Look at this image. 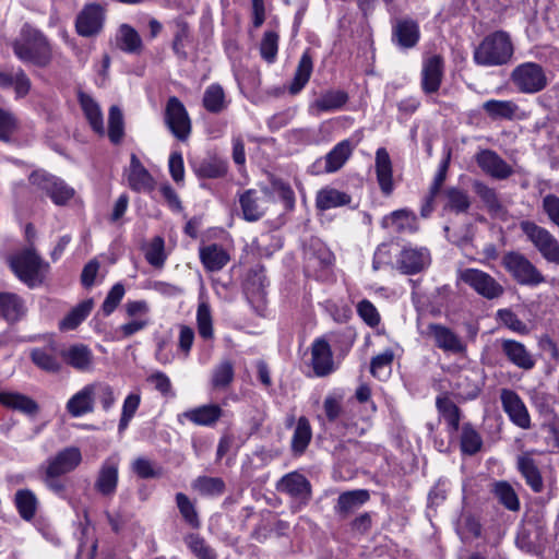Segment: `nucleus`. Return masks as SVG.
Returning <instances> with one entry per match:
<instances>
[{
  "instance_id": "f257e3e1",
  "label": "nucleus",
  "mask_w": 559,
  "mask_h": 559,
  "mask_svg": "<svg viewBox=\"0 0 559 559\" xmlns=\"http://www.w3.org/2000/svg\"><path fill=\"white\" fill-rule=\"evenodd\" d=\"M14 55L23 62L47 67L52 60V49L47 37L38 29L25 24L20 36L12 43Z\"/></svg>"
},
{
  "instance_id": "f03ea898",
  "label": "nucleus",
  "mask_w": 559,
  "mask_h": 559,
  "mask_svg": "<svg viewBox=\"0 0 559 559\" xmlns=\"http://www.w3.org/2000/svg\"><path fill=\"white\" fill-rule=\"evenodd\" d=\"M513 55V45L506 32H495L484 38L474 51V60L484 67L508 63Z\"/></svg>"
},
{
  "instance_id": "7ed1b4c3",
  "label": "nucleus",
  "mask_w": 559,
  "mask_h": 559,
  "mask_svg": "<svg viewBox=\"0 0 559 559\" xmlns=\"http://www.w3.org/2000/svg\"><path fill=\"white\" fill-rule=\"evenodd\" d=\"M9 263L19 280L28 287L40 285L48 269V264L40 259L33 248H26L11 255Z\"/></svg>"
},
{
  "instance_id": "20e7f679",
  "label": "nucleus",
  "mask_w": 559,
  "mask_h": 559,
  "mask_svg": "<svg viewBox=\"0 0 559 559\" xmlns=\"http://www.w3.org/2000/svg\"><path fill=\"white\" fill-rule=\"evenodd\" d=\"M501 264L520 285L537 286L545 282L544 275L520 252L509 251L504 253Z\"/></svg>"
},
{
  "instance_id": "39448f33",
  "label": "nucleus",
  "mask_w": 559,
  "mask_h": 559,
  "mask_svg": "<svg viewBox=\"0 0 559 559\" xmlns=\"http://www.w3.org/2000/svg\"><path fill=\"white\" fill-rule=\"evenodd\" d=\"M520 228L544 259L559 264V242L549 230L532 221H522Z\"/></svg>"
},
{
  "instance_id": "423d86ee",
  "label": "nucleus",
  "mask_w": 559,
  "mask_h": 559,
  "mask_svg": "<svg viewBox=\"0 0 559 559\" xmlns=\"http://www.w3.org/2000/svg\"><path fill=\"white\" fill-rule=\"evenodd\" d=\"M459 280L489 300L499 298L504 293L503 286L495 277L478 269L461 270Z\"/></svg>"
},
{
  "instance_id": "0eeeda50",
  "label": "nucleus",
  "mask_w": 559,
  "mask_h": 559,
  "mask_svg": "<svg viewBox=\"0 0 559 559\" xmlns=\"http://www.w3.org/2000/svg\"><path fill=\"white\" fill-rule=\"evenodd\" d=\"M513 84L522 93L533 94L547 86V78L544 69L534 62L518 66L511 74Z\"/></svg>"
},
{
  "instance_id": "6e6552de",
  "label": "nucleus",
  "mask_w": 559,
  "mask_h": 559,
  "mask_svg": "<svg viewBox=\"0 0 559 559\" xmlns=\"http://www.w3.org/2000/svg\"><path fill=\"white\" fill-rule=\"evenodd\" d=\"M395 264L402 274H418L429 267L431 254L426 247L407 245L396 255Z\"/></svg>"
},
{
  "instance_id": "1a4fd4ad",
  "label": "nucleus",
  "mask_w": 559,
  "mask_h": 559,
  "mask_svg": "<svg viewBox=\"0 0 559 559\" xmlns=\"http://www.w3.org/2000/svg\"><path fill=\"white\" fill-rule=\"evenodd\" d=\"M500 401L504 413L515 426L522 429L531 428L530 413L516 392L510 389H502L500 392Z\"/></svg>"
},
{
  "instance_id": "9d476101",
  "label": "nucleus",
  "mask_w": 559,
  "mask_h": 559,
  "mask_svg": "<svg viewBox=\"0 0 559 559\" xmlns=\"http://www.w3.org/2000/svg\"><path fill=\"white\" fill-rule=\"evenodd\" d=\"M165 120L173 134L179 140H186L191 131L188 112L177 97L168 99Z\"/></svg>"
},
{
  "instance_id": "9b49d317",
  "label": "nucleus",
  "mask_w": 559,
  "mask_h": 559,
  "mask_svg": "<svg viewBox=\"0 0 559 559\" xmlns=\"http://www.w3.org/2000/svg\"><path fill=\"white\" fill-rule=\"evenodd\" d=\"M427 335L432 338L439 349L445 353L460 355L466 350V345L462 338L451 329L442 324H429L427 326Z\"/></svg>"
},
{
  "instance_id": "f8f14e48",
  "label": "nucleus",
  "mask_w": 559,
  "mask_h": 559,
  "mask_svg": "<svg viewBox=\"0 0 559 559\" xmlns=\"http://www.w3.org/2000/svg\"><path fill=\"white\" fill-rule=\"evenodd\" d=\"M105 19L103 7L91 3L84 7L75 21V27L81 36L88 37L100 32Z\"/></svg>"
},
{
  "instance_id": "ddd939ff",
  "label": "nucleus",
  "mask_w": 559,
  "mask_h": 559,
  "mask_svg": "<svg viewBox=\"0 0 559 559\" xmlns=\"http://www.w3.org/2000/svg\"><path fill=\"white\" fill-rule=\"evenodd\" d=\"M475 158L481 170L495 179L503 180L513 174L512 167L495 151L483 150Z\"/></svg>"
},
{
  "instance_id": "4468645a",
  "label": "nucleus",
  "mask_w": 559,
  "mask_h": 559,
  "mask_svg": "<svg viewBox=\"0 0 559 559\" xmlns=\"http://www.w3.org/2000/svg\"><path fill=\"white\" fill-rule=\"evenodd\" d=\"M444 63L443 59L438 56L428 57L421 69V88L426 94L436 93L443 79Z\"/></svg>"
},
{
  "instance_id": "2eb2a0df",
  "label": "nucleus",
  "mask_w": 559,
  "mask_h": 559,
  "mask_svg": "<svg viewBox=\"0 0 559 559\" xmlns=\"http://www.w3.org/2000/svg\"><path fill=\"white\" fill-rule=\"evenodd\" d=\"M82 461V454L79 448L69 447L58 452L47 462L46 469L50 475H64L76 468Z\"/></svg>"
},
{
  "instance_id": "dca6fc26",
  "label": "nucleus",
  "mask_w": 559,
  "mask_h": 559,
  "mask_svg": "<svg viewBox=\"0 0 559 559\" xmlns=\"http://www.w3.org/2000/svg\"><path fill=\"white\" fill-rule=\"evenodd\" d=\"M63 361L80 372H88L93 369L94 355L88 346L73 344L60 352Z\"/></svg>"
},
{
  "instance_id": "f3484780",
  "label": "nucleus",
  "mask_w": 559,
  "mask_h": 559,
  "mask_svg": "<svg viewBox=\"0 0 559 559\" xmlns=\"http://www.w3.org/2000/svg\"><path fill=\"white\" fill-rule=\"evenodd\" d=\"M94 407V386H92V383L84 385L74 393L66 404L67 412L74 418L93 413Z\"/></svg>"
},
{
  "instance_id": "a211bd4d",
  "label": "nucleus",
  "mask_w": 559,
  "mask_h": 559,
  "mask_svg": "<svg viewBox=\"0 0 559 559\" xmlns=\"http://www.w3.org/2000/svg\"><path fill=\"white\" fill-rule=\"evenodd\" d=\"M29 358L37 368L49 373H58L62 368L53 343L32 348Z\"/></svg>"
},
{
  "instance_id": "6ab92c4d",
  "label": "nucleus",
  "mask_w": 559,
  "mask_h": 559,
  "mask_svg": "<svg viewBox=\"0 0 559 559\" xmlns=\"http://www.w3.org/2000/svg\"><path fill=\"white\" fill-rule=\"evenodd\" d=\"M348 100V95L341 90H328L314 99L309 110L312 115H320L325 111H334L342 108Z\"/></svg>"
},
{
  "instance_id": "aec40b11",
  "label": "nucleus",
  "mask_w": 559,
  "mask_h": 559,
  "mask_svg": "<svg viewBox=\"0 0 559 559\" xmlns=\"http://www.w3.org/2000/svg\"><path fill=\"white\" fill-rule=\"evenodd\" d=\"M239 202L246 221L255 222L262 217L265 212L266 195L259 194L255 190H247L243 192Z\"/></svg>"
},
{
  "instance_id": "412c9836",
  "label": "nucleus",
  "mask_w": 559,
  "mask_h": 559,
  "mask_svg": "<svg viewBox=\"0 0 559 559\" xmlns=\"http://www.w3.org/2000/svg\"><path fill=\"white\" fill-rule=\"evenodd\" d=\"M311 355L313 371L318 377H324L333 371L332 352L325 340L314 341Z\"/></svg>"
},
{
  "instance_id": "4be33fe9",
  "label": "nucleus",
  "mask_w": 559,
  "mask_h": 559,
  "mask_svg": "<svg viewBox=\"0 0 559 559\" xmlns=\"http://www.w3.org/2000/svg\"><path fill=\"white\" fill-rule=\"evenodd\" d=\"M383 228H393L396 233H415L418 230L416 215L408 210H397L383 217Z\"/></svg>"
},
{
  "instance_id": "5701e85b",
  "label": "nucleus",
  "mask_w": 559,
  "mask_h": 559,
  "mask_svg": "<svg viewBox=\"0 0 559 559\" xmlns=\"http://www.w3.org/2000/svg\"><path fill=\"white\" fill-rule=\"evenodd\" d=\"M374 168L381 191L389 195L393 191V171L390 155L384 147H380L376 152Z\"/></svg>"
},
{
  "instance_id": "b1692460",
  "label": "nucleus",
  "mask_w": 559,
  "mask_h": 559,
  "mask_svg": "<svg viewBox=\"0 0 559 559\" xmlns=\"http://www.w3.org/2000/svg\"><path fill=\"white\" fill-rule=\"evenodd\" d=\"M501 349L508 359L516 367L530 370L535 366L530 352L526 349L524 344L513 340H502Z\"/></svg>"
},
{
  "instance_id": "393cba45",
  "label": "nucleus",
  "mask_w": 559,
  "mask_h": 559,
  "mask_svg": "<svg viewBox=\"0 0 559 559\" xmlns=\"http://www.w3.org/2000/svg\"><path fill=\"white\" fill-rule=\"evenodd\" d=\"M118 485V463L111 459L106 460L95 481V489L103 496H112Z\"/></svg>"
},
{
  "instance_id": "a878e982",
  "label": "nucleus",
  "mask_w": 559,
  "mask_h": 559,
  "mask_svg": "<svg viewBox=\"0 0 559 559\" xmlns=\"http://www.w3.org/2000/svg\"><path fill=\"white\" fill-rule=\"evenodd\" d=\"M128 183L129 187L136 192L150 191L153 189V178L135 154H132L130 158Z\"/></svg>"
},
{
  "instance_id": "bb28decb",
  "label": "nucleus",
  "mask_w": 559,
  "mask_h": 559,
  "mask_svg": "<svg viewBox=\"0 0 559 559\" xmlns=\"http://www.w3.org/2000/svg\"><path fill=\"white\" fill-rule=\"evenodd\" d=\"M223 415L222 408L216 404L202 405L188 409L179 416V420L185 418L198 426H212Z\"/></svg>"
},
{
  "instance_id": "cd10ccee",
  "label": "nucleus",
  "mask_w": 559,
  "mask_h": 559,
  "mask_svg": "<svg viewBox=\"0 0 559 559\" xmlns=\"http://www.w3.org/2000/svg\"><path fill=\"white\" fill-rule=\"evenodd\" d=\"M516 465L531 489L534 492H540L544 489V481L535 460L525 453L518 457Z\"/></svg>"
},
{
  "instance_id": "c85d7f7f",
  "label": "nucleus",
  "mask_w": 559,
  "mask_h": 559,
  "mask_svg": "<svg viewBox=\"0 0 559 559\" xmlns=\"http://www.w3.org/2000/svg\"><path fill=\"white\" fill-rule=\"evenodd\" d=\"M24 300L14 293H0V312L8 322H17L26 314Z\"/></svg>"
},
{
  "instance_id": "c756f323",
  "label": "nucleus",
  "mask_w": 559,
  "mask_h": 559,
  "mask_svg": "<svg viewBox=\"0 0 559 559\" xmlns=\"http://www.w3.org/2000/svg\"><path fill=\"white\" fill-rule=\"evenodd\" d=\"M277 488L301 500H307L310 497V484L304 475L298 473L285 475L280 480Z\"/></svg>"
},
{
  "instance_id": "7c9ffc66",
  "label": "nucleus",
  "mask_w": 559,
  "mask_h": 559,
  "mask_svg": "<svg viewBox=\"0 0 559 559\" xmlns=\"http://www.w3.org/2000/svg\"><path fill=\"white\" fill-rule=\"evenodd\" d=\"M79 102L93 131L99 135H104V118L98 103L93 97L84 93L79 94Z\"/></svg>"
},
{
  "instance_id": "2f4dec72",
  "label": "nucleus",
  "mask_w": 559,
  "mask_h": 559,
  "mask_svg": "<svg viewBox=\"0 0 559 559\" xmlns=\"http://www.w3.org/2000/svg\"><path fill=\"white\" fill-rule=\"evenodd\" d=\"M200 259L207 271L217 272L229 262L230 257L223 247L213 243L200 248Z\"/></svg>"
},
{
  "instance_id": "473e14b6",
  "label": "nucleus",
  "mask_w": 559,
  "mask_h": 559,
  "mask_svg": "<svg viewBox=\"0 0 559 559\" xmlns=\"http://www.w3.org/2000/svg\"><path fill=\"white\" fill-rule=\"evenodd\" d=\"M356 143L350 140H343L337 143L326 155L324 170L326 173H335L343 167L350 157Z\"/></svg>"
},
{
  "instance_id": "72a5a7b5",
  "label": "nucleus",
  "mask_w": 559,
  "mask_h": 559,
  "mask_svg": "<svg viewBox=\"0 0 559 559\" xmlns=\"http://www.w3.org/2000/svg\"><path fill=\"white\" fill-rule=\"evenodd\" d=\"M393 39L403 47L411 48L419 39L418 24L413 20H399L393 26Z\"/></svg>"
},
{
  "instance_id": "f704fd0d",
  "label": "nucleus",
  "mask_w": 559,
  "mask_h": 559,
  "mask_svg": "<svg viewBox=\"0 0 559 559\" xmlns=\"http://www.w3.org/2000/svg\"><path fill=\"white\" fill-rule=\"evenodd\" d=\"M0 404L26 415L38 412V404L33 399L17 392H0Z\"/></svg>"
},
{
  "instance_id": "c9c22d12",
  "label": "nucleus",
  "mask_w": 559,
  "mask_h": 559,
  "mask_svg": "<svg viewBox=\"0 0 559 559\" xmlns=\"http://www.w3.org/2000/svg\"><path fill=\"white\" fill-rule=\"evenodd\" d=\"M436 406L440 416L445 420L449 432H456L461 420V411L457 405L447 395H439Z\"/></svg>"
},
{
  "instance_id": "e433bc0d",
  "label": "nucleus",
  "mask_w": 559,
  "mask_h": 559,
  "mask_svg": "<svg viewBox=\"0 0 559 559\" xmlns=\"http://www.w3.org/2000/svg\"><path fill=\"white\" fill-rule=\"evenodd\" d=\"M38 503L36 495L31 489H19L14 495L16 510L25 521H31L35 518Z\"/></svg>"
},
{
  "instance_id": "4c0bfd02",
  "label": "nucleus",
  "mask_w": 559,
  "mask_h": 559,
  "mask_svg": "<svg viewBox=\"0 0 559 559\" xmlns=\"http://www.w3.org/2000/svg\"><path fill=\"white\" fill-rule=\"evenodd\" d=\"M349 202L350 197L348 194L330 187H325L318 191L316 197V206L321 211L343 206Z\"/></svg>"
},
{
  "instance_id": "58836bf2",
  "label": "nucleus",
  "mask_w": 559,
  "mask_h": 559,
  "mask_svg": "<svg viewBox=\"0 0 559 559\" xmlns=\"http://www.w3.org/2000/svg\"><path fill=\"white\" fill-rule=\"evenodd\" d=\"M43 189L58 205L66 204L74 197V189L66 185L62 180L53 177L44 178Z\"/></svg>"
},
{
  "instance_id": "ea45409f",
  "label": "nucleus",
  "mask_w": 559,
  "mask_h": 559,
  "mask_svg": "<svg viewBox=\"0 0 559 559\" xmlns=\"http://www.w3.org/2000/svg\"><path fill=\"white\" fill-rule=\"evenodd\" d=\"M312 70V57L309 50H306L298 62L293 83L289 87L292 94H297L305 87L311 76Z\"/></svg>"
},
{
  "instance_id": "a19ab883",
  "label": "nucleus",
  "mask_w": 559,
  "mask_h": 559,
  "mask_svg": "<svg viewBox=\"0 0 559 559\" xmlns=\"http://www.w3.org/2000/svg\"><path fill=\"white\" fill-rule=\"evenodd\" d=\"M444 204L443 209L445 211H451L454 213H465L471 206V200L468 194L459 188H448L443 192Z\"/></svg>"
},
{
  "instance_id": "79ce46f5",
  "label": "nucleus",
  "mask_w": 559,
  "mask_h": 559,
  "mask_svg": "<svg viewBox=\"0 0 559 559\" xmlns=\"http://www.w3.org/2000/svg\"><path fill=\"white\" fill-rule=\"evenodd\" d=\"M93 309V300L87 299L75 306L60 322L61 331H71L76 329L90 314Z\"/></svg>"
},
{
  "instance_id": "37998d69",
  "label": "nucleus",
  "mask_w": 559,
  "mask_h": 559,
  "mask_svg": "<svg viewBox=\"0 0 559 559\" xmlns=\"http://www.w3.org/2000/svg\"><path fill=\"white\" fill-rule=\"evenodd\" d=\"M117 45L128 53H140L143 47L139 33L128 24L120 26Z\"/></svg>"
},
{
  "instance_id": "c03bdc74",
  "label": "nucleus",
  "mask_w": 559,
  "mask_h": 559,
  "mask_svg": "<svg viewBox=\"0 0 559 559\" xmlns=\"http://www.w3.org/2000/svg\"><path fill=\"white\" fill-rule=\"evenodd\" d=\"M369 499L366 490H354L342 493L337 499L336 511L347 515L361 507Z\"/></svg>"
},
{
  "instance_id": "a18cd8bd",
  "label": "nucleus",
  "mask_w": 559,
  "mask_h": 559,
  "mask_svg": "<svg viewBox=\"0 0 559 559\" xmlns=\"http://www.w3.org/2000/svg\"><path fill=\"white\" fill-rule=\"evenodd\" d=\"M492 492L498 501L508 510L518 511L520 509L519 497L508 481H496L492 487Z\"/></svg>"
},
{
  "instance_id": "49530a36",
  "label": "nucleus",
  "mask_w": 559,
  "mask_h": 559,
  "mask_svg": "<svg viewBox=\"0 0 559 559\" xmlns=\"http://www.w3.org/2000/svg\"><path fill=\"white\" fill-rule=\"evenodd\" d=\"M191 487L202 496H221L225 491V483L221 477L199 476Z\"/></svg>"
},
{
  "instance_id": "de8ad7c7",
  "label": "nucleus",
  "mask_w": 559,
  "mask_h": 559,
  "mask_svg": "<svg viewBox=\"0 0 559 559\" xmlns=\"http://www.w3.org/2000/svg\"><path fill=\"white\" fill-rule=\"evenodd\" d=\"M203 106L210 112L217 114L226 108L225 93L221 85H210L203 95Z\"/></svg>"
},
{
  "instance_id": "09e8293b",
  "label": "nucleus",
  "mask_w": 559,
  "mask_h": 559,
  "mask_svg": "<svg viewBox=\"0 0 559 559\" xmlns=\"http://www.w3.org/2000/svg\"><path fill=\"white\" fill-rule=\"evenodd\" d=\"M483 445V439L478 431L466 423L462 427L461 432V450L464 454L473 455L477 453Z\"/></svg>"
},
{
  "instance_id": "8fccbe9b",
  "label": "nucleus",
  "mask_w": 559,
  "mask_h": 559,
  "mask_svg": "<svg viewBox=\"0 0 559 559\" xmlns=\"http://www.w3.org/2000/svg\"><path fill=\"white\" fill-rule=\"evenodd\" d=\"M483 108L493 119H511L518 110V106L513 102L496 99L487 100Z\"/></svg>"
},
{
  "instance_id": "3c124183",
  "label": "nucleus",
  "mask_w": 559,
  "mask_h": 559,
  "mask_svg": "<svg viewBox=\"0 0 559 559\" xmlns=\"http://www.w3.org/2000/svg\"><path fill=\"white\" fill-rule=\"evenodd\" d=\"M311 436L312 433L309 420L306 417H300L292 440V448L294 452L298 454L302 453L308 447Z\"/></svg>"
},
{
  "instance_id": "603ef678",
  "label": "nucleus",
  "mask_w": 559,
  "mask_h": 559,
  "mask_svg": "<svg viewBox=\"0 0 559 559\" xmlns=\"http://www.w3.org/2000/svg\"><path fill=\"white\" fill-rule=\"evenodd\" d=\"M234 380V365L229 360H223L214 367L212 372V386L221 390L227 388Z\"/></svg>"
},
{
  "instance_id": "864d4df0",
  "label": "nucleus",
  "mask_w": 559,
  "mask_h": 559,
  "mask_svg": "<svg viewBox=\"0 0 559 559\" xmlns=\"http://www.w3.org/2000/svg\"><path fill=\"white\" fill-rule=\"evenodd\" d=\"M108 136L115 144L120 143L124 134L123 115L118 106H111L109 109Z\"/></svg>"
},
{
  "instance_id": "5fc2aeb1",
  "label": "nucleus",
  "mask_w": 559,
  "mask_h": 559,
  "mask_svg": "<svg viewBox=\"0 0 559 559\" xmlns=\"http://www.w3.org/2000/svg\"><path fill=\"white\" fill-rule=\"evenodd\" d=\"M141 403V395L139 393H131L127 395L122 404L121 416L118 425V430L122 432L126 430L135 415Z\"/></svg>"
},
{
  "instance_id": "6e6d98bb",
  "label": "nucleus",
  "mask_w": 559,
  "mask_h": 559,
  "mask_svg": "<svg viewBox=\"0 0 559 559\" xmlns=\"http://www.w3.org/2000/svg\"><path fill=\"white\" fill-rule=\"evenodd\" d=\"M393 359L394 353L392 349H386L383 353L374 356L370 364L371 374L379 379L385 378L390 373Z\"/></svg>"
},
{
  "instance_id": "4d7b16f0",
  "label": "nucleus",
  "mask_w": 559,
  "mask_h": 559,
  "mask_svg": "<svg viewBox=\"0 0 559 559\" xmlns=\"http://www.w3.org/2000/svg\"><path fill=\"white\" fill-rule=\"evenodd\" d=\"M198 331L201 337L209 340L213 337L212 313L207 302L202 301L197 310Z\"/></svg>"
},
{
  "instance_id": "13d9d810",
  "label": "nucleus",
  "mask_w": 559,
  "mask_h": 559,
  "mask_svg": "<svg viewBox=\"0 0 559 559\" xmlns=\"http://www.w3.org/2000/svg\"><path fill=\"white\" fill-rule=\"evenodd\" d=\"M176 502H177V507H178L182 518L185 519V521L194 528L199 527L200 520L198 516V512H197L193 503L188 498V496H186L182 492L177 493Z\"/></svg>"
},
{
  "instance_id": "bf43d9fd",
  "label": "nucleus",
  "mask_w": 559,
  "mask_h": 559,
  "mask_svg": "<svg viewBox=\"0 0 559 559\" xmlns=\"http://www.w3.org/2000/svg\"><path fill=\"white\" fill-rule=\"evenodd\" d=\"M186 544L199 559H216L214 549L199 535L190 534L186 537Z\"/></svg>"
},
{
  "instance_id": "052dcab7",
  "label": "nucleus",
  "mask_w": 559,
  "mask_h": 559,
  "mask_svg": "<svg viewBox=\"0 0 559 559\" xmlns=\"http://www.w3.org/2000/svg\"><path fill=\"white\" fill-rule=\"evenodd\" d=\"M165 242L162 237H155L152 239L145 251V259L147 262L156 267H162L166 255L164 252Z\"/></svg>"
},
{
  "instance_id": "680f3d73",
  "label": "nucleus",
  "mask_w": 559,
  "mask_h": 559,
  "mask_svg": "<svg viewBox=\"0 0 559 559\" xmlns=\"http://www.w3.org/2000/svg\"><path fill=\"white\" fill-rule=\"evenodd\" d=\"M474 190L487 205L490 212L499 213L502 211V205L498 199L496 191L492 188L484 185L483 182H475Z\"/></svg>"
},
{
  "instance_id": "e2e57ef3",
  "label": "nucleus",
  "mask_w": 559,
  "mask_h": 559,
  "mask_svg": "<svg viewBox=\"0 0 559 559\" xmlns=\"http://www.w3.org/2000/svg\"><path fill=\"white\" fill-rule=\"evenodd\" d=\"M132 471L141 478H157L163 469L145 457H138L132 463Z\"/></svg>"
},
{
  "instance_id": "0e129e2a",
  "label": "nucleus",
  "mask_w": 559,
  "mask_h": 559,
  "mask_svg": "<svg viewBox=\"0 0 559 559\" xmlns=\"http://www.w3.org/2000/svg\"><path fill=\"white\" fill-rule=\"evenodd\" d=\"M226 170L227 168L224 162L210 158L199 165L197 173L200 177L204 178H219L226 174Z\"/></svg>"
},
{
  "instance_id": "69168bd1",
  "label": "nucleus",
  "mask_w": 559,
  "mask_h": 559,
  "mask_svg": "<svg viewBox=\"0 0 559 559\" xmlns=\"http://www.w3.org/2000/svg\"><path fill=\"white\" fill-rule=\"evenodd\" d=\"M278 34L273 31L265 32L260 45V52L267 62H273L278 50Z\"/></svg>"
},
{
  "instance_id": "338daca9",
  "label": "nucleus",
  "mask_w": 559,
  "mask_h": 559,
  "mask_svg": "<svg viewBox=\"0 0 559 559\" xmlns=\"http://www.w3.org/2000/svg\"><path fill=\"white\" fill-rule=\"evenodd\" d=\"M124 293V287L120 283H117L111 287L102 305V311L105 316H109L115 311L122 300Z\"/></svg>"
},
{
  "instance_id": "774afa93",
  "label": "nucleus",
  "mask_w": 559,
  "mask_h": 559,
  "mask_svg": "<svg viewBox=\"0 0 559 559\" xmlns=\"http://www.w3.org/2000/svg\"><path fill=\"white\" fill-rule=\"evenodd\" d=\"M542 207L548 219L559 227V197L552 193L543 198Z\"/></svg>"
}]
</instances>
